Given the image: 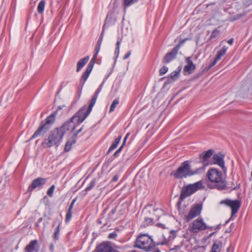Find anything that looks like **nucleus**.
I'll use <instances>...</instances> for the list:
<instances>
[{"label":"nucleus","instance_id":"37998d69","mask_svg":"<svg viewBox=\"0 0 252 252\" xmlns=\"http://www.w3.org/2000/svg\"><path fill=\"white\" fill-rule=\"evenodd\" d=\"M219 60L217 59V58L215 57V58L214 60L213 61V62L209 65V69H210L211 67H212L213 66H214L216 64V63H217V62Z\"/></svg>","mask_w":252,"mask_h":252},{"label":"nucleus","instance_id":"8fccbe9b","mask_svg":"<svg viewBox=\"0 0 252 252\" xmlns=\"http://www.w3.org/2000/svg\"><path fill=\"white\" fill-rule=\"evenodd\" d=\"M50 249H51V250L52 251V252H53V250H54V246L53 245H50Z\"/></svg>","mask_w":252,"mask_h":252},{"label":"nucleus","instance_id":"1a4fd4ad","mask_svg":"<svg viewBox=\"0 0 252 252\" xmlns=\"http://www.w3.org/2000/svg\"><path fill=\"white\" fill-rule=\"evenodd\" d=\"M224 155L220 152L214 154L212 158V161L210 164L218 165L222 169L224 172H226L227 169L224 165Z\"/></svg>","mask_w":252,"mask_h":252},{"label":"nucleus","instance_id":"c03bdc74","mask_svg":"<svg viewBox=\"0 0 252 252\" xmlns=\"http://www.w3.org/2000/svg\"><path fill=\"white\" fill-rule=\"evenodd\" d=\"M82 129H83V126L81 128H80L79 129L77 130V131L76 132H75L73 133V137L74 139H75L77 137L78 133H79L80 132L82 131Z\"/></svg>","mask_w":252,"mask_h":252},{"label":"nucleus","instance_id":"b1692460","mask_svg":"<svg viewBox=\"0 0 252 252\" xmlns=\"http://www.w3.org/2000/svg\"><path fill=\"white\" fill-rule=\"evenodd\" d=\"M222 243L220 242H216L212 246L211 252H220Z\"/></svg>","mask_w":252,"mask_h":252},{"label":"nucleus","instance_id":"f03ea898","mask_svg":"<svg viewBox=\"0 0 252 252\" xmlns=\"http://www.w3.org/2000/svg\"><path fill=\"white\" fill-rule=\"evenodd\" d=\"M203 171V168H198L192 171L189 161L187 160L182 163L176 171L172 173V175L177 179H181L198 174Z\"/></svg>","mask_w":252,"mask_h":252},{"label":"nucleus","instance_id":"ea45409f","mask_svg":"<svg viewBox=\"0 0 252 252\" xmlns=\"http://www.w3.org/2000/svg\"><path fill=\"white\" fill-rule=\"evenodd\" d=\"M55 186L53 185L52 186H51L50 187V188L48 189L47 190V194L50 196V197H52L53 196V192H54V190L55 189Z\"/></svg>","mask_w":252,"mask_h":252},{"label":"nucleus","instance_id":"58836bf2","mask_svg":"<svg viewBox=\"0 0 252 252\" xmlns=\"http://www.w3.org/2000/svg\"><path fill=\"white\" fill-rule=\"evenodd\" d=\"M168 68L167 67H166V66H163L161 68L159 69V75L162 76L165 74L168 71Z\"/></svg>","mask_w":252,"mask_h":252},{"label":"nucleus","instance_id":"9b49d317","mask_svg":"<svg viewBox=\"0 0 252 252\" xmlns=\"http://www.w3.org/2000/svg\"><path fill=\"white\" fill-rule=\"evenodd\" d=\"M202 210V205L197 204L193 206L189 210L188 214L186 216V220L189 222L196 217L199 216Z\"/></svg>","mask_w":252,"mask_h":252},{"label":"nucleus","instance_id":"cd10ccee","mask_svg":"<svg viewBox=\"0 0 252 252\" xmlns=\"http://www.w3.org/2000/svg\"><path fill=\"white\" fill-rule=\"evenodd\" d=\"M129 135V133H128L126 134V136L124 138V139L123 140V144L121 146V147L114 153V154H113V157H117L119 156V154H120V153L121 152L122 150L123 149V147H124V145L125 144V143L126 141V139L127 138V137H128Z\"/></svg>","mask_w":252,"mask_h":252},{"label":"nucleus","instance_id":"4468645a","mask_svg":"<svg viewBox=\"0 0 252 252\" xmlns=\"http://www.w3.org/2000/svg\"><path fill=\"white\" fill-rule=\"evenodd\" d=\"M102 86H103V83H101L100 85V86H99V87L97 89L96 91H95L93 97H92V98L90 102L89 105L88 106H87L86 105V110H87V113L85 114V117L86 116H88L89 115V114L91 113L93 107H94V105L95 104V103L96 102V99L98 97V94L101 91Z\"/></svg>","mask_w":252,"mask_h":252},{"label":"nucleus","instance_id":"2f4dec72","mask_svg":"<svg viewBox=\"0 0 252 252\" xmlns=\"http://www.w3.org/2000/svg\"><path fill=\"white\" fill-rule=\"evenodd\" d=\"M122 41V39L121 37L118 38V41L116 43V47L115 50V55L116 56V58L118 57L119 52H120V46L121 43Z\"/></svg>","mask_w":252,"mask_h":252},{"label":"nucleus","instance_id":"423d86ee","mask_svg":"<svg viewBox=\"0 0 252 252\" xmlns=\"http://www.w3.org/2000/svg\"><path fill=\"white\" fill-rule=\"evenodd\" d=\"M202 185L201 181H198L194 184H189L183 187L181 190L179 198L180 200L182 201L186 198L194 193L196 190L201 188Z\"/></svg>","mask_w":252,"mask_h":252},{"label":"nucleus","instance_id":"2eb2a0df","mask_svg":"<svg viewBox=\"0 0 252 252\" xmlns=\"http://www.w3.org/2000/svg\"><path fill=\"white\" fill-rule=\"evenodd\" d=\"M186 60L187 64L184 67V71L190 74L195 70L196 66L191 60L190 57L186 58Z\"/></svg>","mask_w":252,"mask_h":252},{"label":"nucleus","instance_id":"20e7f679","mask_svg":"<svg viewBox=\"0 0 252 252\" xmlns=\"http://www.w3.org/2000/svg\"><path fill=\"white\" fill-rule=\"evenodd\" d=\"M207 176L211 182L216 183V188L220 190L224 189L226 187V182L223 179L221 171L216 168L209 169Z\"/></svg>","mask_w":252,"mask_h":252},{"label":"nucleus","instance_id":"412c9836","mask_svg":"<svg viewBox=\"0 0 252 252\" xmlns=\"http://www.w3.org/2000/svg\"><path fill=\"white\" fill-rule=\"evenodd\" d=\"M97 252H117L111 247L106 245H100L96 248Z\"/></svg>","mask_w":252,"mask_h":252},{"label":"nucleus","instance_id":"6e6552de","mask_svg":"<svg viewBox=\"0 0 252 252\" xmlns=\"http://www.w3.org/2000/svg\"><path fill=\"white\" fill-rule=\"evenodd\" d=\"M220 204H224L230 207L231 209V216L236 214L241 206V201L238 200H231L229 199H226L221 200Z\"/></svg>","mask_w":252,"mask_h":252},{"label":"nucleus","instance_id":"49530a36","mask_svg":"<svg viewBox=\"0 0 252 252\" xmlns=\"http://www.w3.org/2000/svg\"><path fill=\"white\" fill-rule=\"evenodd\" d=\"M76 200L75 199H74L72 202H71V203L70 204V206H69V207L68 209H72V208H73V205H74V202H75Z\"/></svg>","mask_w":252,"mask_h":252},{"label":"nucleus","instance_id":"3c124183","mask_svg":"<svg viewBox=\"0 0 252 252\" xmlns=\"http://www.w3.org/2000/svg\"><path fill=\"white\" fill-rule=\"evenodd\" d=\"M158 225L159 226H160L161 227H164L163 226L164 225L161 224V223H158Z\"/></svg>","mask_w":252,"mask_h":252},{"label":"nucleus","instance_id":"4c0bfd02","mask_svg":"<svg viewBox=\"0 0 252 252\" xmlns=\"http://www.w3.org/2000/svg\"><path fill=\"white\" fill-rule=\"evenodd\" d=\"M153 222V219L149 218H145L143 222V226H146Z\"/></svg>","mask_w":252,"mask_h":252},{"label":"nucleus","instance_id":"5701e85b","mask_svg":"<svg viewBox=\"0 0 252 252\" xmlns=\"http://www.w3.org/2000/svg\"><path fill=\"white\" fill-rule=\"evenodd\" d=\"M89 60V57L87 56L79 61L77 64L76 71L79 72L86 64Z\"/></svg>","mask_w":252,"mask_h":252},{"label":"nucleus","instance_id":"c9c22d12","mask_svg":"<svg viewBox=\"0 0 252 252\" xmlns=\"http://www.w3.org/2000/svg\"><path fill=\"white\" fill-rule=\"evenodd\" d=\"M219 34H220V31L219 30H218L217 29H215L212 32L211 34V36H210V38L213 39V38H216L217 37H218L219 36Z\"/></svg>","mask_w":252,"mask_h":252},{"label":"nucleus","instance_id":"4be33fe9","mask_svg":"<svg viewBox=\"0 0 252 252\" xmlns=\"http://www.w3.org/2000/svg\"><path fill=\"white\" fill-rule=\"evenodd\" d=\"M56 225V227L55 229L54 233L53 234V237L55 240H58L59 239V231L61 225V222L59 220H56L54 221L53 226Z\"/></svg>","mask_w":252,"mask_h":252},{"label":"nucleus","instance_id":"bb28decb","mask_svg":"<svg viewBox=\"0 0 252 252\" xmlns=\"http://www.w3.org/2000/svg\"><path fill=\"white\" fill-rule=\"evenodd\" d=\"M76 142V140L75 139H73L72 140H69L67 141L65 144L64 151L65 152H67L70 150L71 149L72 145Z\"/></svg>","mask_w":252,"mask_h":252},{"label":"nucleus","instance_id":"dca6fc26","mask_svg":"<svg viewBox=\"0 0 252 252\" xmlns=\"http://www.w3.org/2000/svg\"><path fill=\"white\" fill-rule=\"evenodd\" d=\"M178 51L179 50L176 48L174 47L170 52L166 54L163 59V62L164 63H168L175 59L178 54Z\"/></svg>","mask_w":252,"mask_h":252},{"label":"nucleus","instance_id":"603ef678","mask_svg":"<svg viewBox=\"0 0 252 252\" xmlns=\"http://www.w3.org/2000/svg\"><path fill=\"white\" fill-rule=\"evenodd\" d=\"M42 218H40V219L38 220V221H39H39H42Z\"/></svg>","mask_w":252,"mask_h":252},{"label":"nucleus","instance_id":"aec40b11","mask_svg":"<svg viewBox=\"0 0 252 252\" xmlns=\"http://www.w3.org/2000/svg\"><path fill=\"white\" fill-rule=\"evenodd\" d=\"M56 112L52 113L49 117L46 119L45 122H41V124L43 125L45 127H48V129H50L51 124H53L55 121V114Z\"/></svg>","mask_w":252,"mask_h":252},{"label":"nucleus","instance_id":"a19ab883","mask_svg":"<svg viewBox=\"0 0 252 252\" xmlns=\"http://www.w3.org/2000/svg\"><path fill=\"white\" fill-rule=\"evenodd\" d=\"M189 40V38H185V39H184L181 40L180 41L178 45H177L175 47V48H176L178 50H179V49L180 48V47L183 45V44H184V43L186 41H187V40Z\"/></svg>","mask_w":252,"mask_h":252},{"label":"nucleus","instance_id":"a18cd8bd","mask_svg":"<svg viewBox=\"0 0 252 252\" xmlns=\"http://www.w3.org/2000/svg\"><path fill=\"white\" fill-rule=\"evenodd\" d=\"M130 55H131V51H129L125 55V56L123 58L124 60H126L127 58H128Z\"/></svg>","mask_w":252,"mask_h":252},{"label":"nucleus","instance_id":"5fc2aeb1","mask_svg":"<svg viewBox=\"0 0 252 252\" xmlns=\"http://www.w3.org/2000/svg\"><path fill=\"white\" fill-rule=\"evenodd\" d=\"M251 176H252V172H251Z\"/></svg>","mask_w":252,"mask_h":252},{"label":"nucleus","instance_id":"7ed1b4c3","mask_svg":"<svg viewBox=\"0 0 252 252\" xmlns=\"http://www.w3.org/2000/svg\"><path fill=\"white\" fill-rule=\"evenodd\" d=\"M63 132L60 127H57L50 132L48 137L45 139L42 143L43 147L50 148L53 146L58 147L64 136Z\"/></svg>","mask_w":252,"mask_h":252},{"label":"nucleus","instance_id":"e433bc0d","mask_svg":"<svg viewBox=\"0 0 252 252\" xmlns=\"http://www.w3.org/2000/svg\"><path fill=\"white\" fill-rule=\"evenodd\" d=\"M72 209H68L66 214V217H65V221L66 222H68L71 219L72 216Z\"/></svg>","mask_w":252,"mask_h":252},{"label":"nucleus","instance_id":"7c9ffc66","mask_svg":"<svg viewBox=\"0 0 252 252\" xmlns=\"http://www.w3.org/2000/svg\"><path fill=\"white\" fill-rule=\"evenodd\" d=\"M45 5V1L44 0H41L38 3L37 6V11L39 14H42L44 10Z\"/></svg>","mask_w":252,"mask_h":252},{"label":"nucleus","instance_id":"864d4df0","mask_svg":"<svg viewBox=\"0 0 252 252\" xmlns=\"http://www.w3.org/2000/svg\"><path fill=\"white\" fill-rule=\"evenodd\" d=\"M214 233V232L211 233L210 235V236H211L212 235H213V234Z\"/></svg>","mask_w":252,"mask_h":252},{"label":"nucleus","instance_id":"0eeeda50","mask_svg":"<svg viewBox=\"0 0 252 252\" xmlns=\"http://www.w3.org/2000/svg\"><path fill=\"white\" fill-rule=\"evenodd\" d=\"M94 51L95 52V54L94 55L93 57L92 58L91 61L88 65L85 72L83 74L82 76L81 80L80 81V84L82 86V87L84 86L86 81L88 79L93 69V68L95 63V61L96 59L97 54L100 50H98L97 51V48H95Z\"/></svg>","mask_w":252,"mask_h":252},{"label":"nucleus","instance_id":"f704fd0d","mask_svg":"<svg viewBox=\"0 0 252 252\" xmlns=\"http://www.w3.org/2000/svg\"><path fill=\"white\" fill-rule=\"evenodd\" d=\"M95 185V180H92L89 184V186L85 189L86 191H88L92 189Z\"/></svg>","mask_w":252,"mask_h":252},{"label":"nucleus","instance_id":"f8f14e48","mask_svg":"<svg viewBox=\"0 0 252 252\" xmlns=\"http://www.w3.org/2000/svg\"><path fill=\"white\" fill-rule=\"evenodd\" d=\"M213 153L214 150L210 149L199 155V160L203 164V167L202 168H203L204 169L205 166L211 163L209 159L212 156H213Z\"/></svg>","mask_w":252,"mask_h":252},{"label":"nucleus","instance_id":"de8ad7c7","mask_svg":"<svg viewBox=\"0 0 252 252\" xmlns=\"http://www.w3.org/2000/svg\"><path fill=\"white\" fill-rule=\"evenodd\" d=\"M118 175H115L113 177L112 181H113V182H116L118 180Z\"/></svg>","mask_w":252,"mask_h":252},{"label":"nucleus","instance_id":"a878e982","mask_svg":"<svg viewBox=\"0 0 252 252\" xmlns=\"http://www.w3.org/2000/svg\"><path fill=\"white\" fill-rule=\"evenodd\" d=\"M121 139V136H119L118 138L115 139V141L113 142L111 146L110 147L108 151L107 152V154H108L110 152H111L112 150H114L118 146L120 141Z\"/></svg>","mask_w":252,"mask_h":252},{"label":"nucleus","instance_id":"c756f323","mask_svg":"<svg viewBox=\"0 0 252 252\" xmlns=\"http://www.w3.org/2000/svg\"><path fill=\"white\" fill-rule=\"evenodd\" d=\"M103 36H104V29H103L102 32L100 35V36L97 40L96 45L95 47V48H97V51H98V50H100V46H101V43L103 40Z\"/></svg>","mask_w":252,"mask_h":252},{"label":"nucleus","instance_id":"ddd939ff","mask_svg":"<svg viewBox=\"0 0 252 252\" xmlns=\"http://www.w3.org/2000/svg\"><path fill=\"white\" fill-rule=\"evenodd\" d=\"M47 179L46 178H43L41 177H38L36 178L32 181L31 185L29 187L28 191L31 192L37 188H42L43 186L47 182Z\"/></svg>","mask_w":252,"mask_h":252},{"label":"nucleus","instance_id":"39448f33","mask_svg":"<svg viewBox=\"0 0 252 252\" xmlns=\"http://www.w3.org/2000/svg\"><path fill=\"white\" fill-rule=\"evenodd\" d=\"M135 247L143 249L146 252L151 251L155 247L153 239L147 234L138 236L135 242Z\"/></svg>","mask_w":252,"mask_h":252},{"label":"nucleus","instance_id":"a211bd4d","mask_svg":"<svg viewBox=\"0 0 252 252\" xmlns=\"http://www.w3.org/2000/svg\"><path fill=\"white\" fill-rule=\"evenodd\" d=\"M37 244L36 240L31 241L25 248L26 252H38V248H36Z\"/></svg>","mask_w":252,"mask_h":252},{"label":"nucleus","instance_id":"09e8293b","mask_svg":"<svg viewBox=\"0 0 252 252\" xmlns=\"http://www.w3.org/2000/svg\"><path fill=\"white\" fill-rule=\"evenodd\" d=\"M227 43H228L229 45H232V44H233V38H231V39H230L229 40H228L227 41Z\"/></svg>","mask_w":252,"mask_h":252},{"label":"nucleus","instance_id":"79ce46f5","mask_svg":"<svg viewBox=\"0 0 252 252\" xmlns=\"http://www.w3.org/2000/svg\"><path fill=\"white\" fill-rule=\"evenodd\" d=\"M117 236V233L115 232H113L112 233H111L109 234L108 236L109 239H115Z\"/></svg>","mask_w":252,"mask_h":252},{"label":"nucleus","instance_id":"393cba45","mask_svg":"<svg viewBox=\"0 0 252 252\" xmlns=\"http://www.w3.org/2000/svg\"><path fill=\"white\" fill-rule=\"evenodd\" d=\"M227 49L228 48L226 46H223L220 50L218 51L216 58L220 60L225 54Z\"/></svg>","mask_w":252,"mask_h":252},{"label":"nucleus","instance_id":"72a5a7b5","mask_svg":"<svg viewBox=\"0 0 252 252\" xmlns=\"http://www.w3.org/2000/svg\"><path fill=\"white\" fill-rule=\"evenodd\" d=\"M137 1L138 0H124L123 4L125 7H128Z\"/></svg>","mask_w":252,"mask_h":252},{"label":"nucleus","instance_id":"f3484780","mask_svg":"<svg viewBox=\"0 0 252 252\" xmlns=\"http://www.w3.org/2000/svg\"><path fill=\"white\" fill-rule=\"evenodd\" d=\"M49 130L48 129V127H45L43 125L40 124V126L37 129V130L35 131V132L33 133V134L32 135L31 138H30V140L34 139L36 138L38 136H39L40 135H44L45 133L47 132V131Z\"/></svg>","mask_w":252,"mask_h":252},{"label":"nucleus","instance_id":"9d476101","mask_svg":"<svg viewBox=\"0 0 252 252\" xmlns=\"http://www.w3.org/2000/svg\"><path fill=\"white\" fill-rule=\"evenodd\" d=\"M207 228L206 224L202 218H198L194 220L190 227V231L192 233H198L199 231L205 230Z\"/></svg>","mask_w":252,"mask_h":252},{"label":"nucleus","instance_id":"6ab92c4d","mask_svg":"<svg viewBox=\"0 0 252 252\" xmlns=\"http://www.w3.org/2000/svg\"><path fill=\"white\" fill-rule=\"evenodd\" d=\"M176 233H177V231L175 230H171L170 231V235L168 239H165L164 238V236L162 235L161 236V237L162 238H164V240L162 241L158 242L157 244L158 245H161L167 244L169 241H170L171 240H173L175 238V237L176 236Z\"/></svg>","mask_w":252,"mask_h":252},{"label":"nucleus","instance_id":"c85d7f7f","mask_svg":"<svg viewBox=\"0 0 252 252\" xmlns=\"http://www.w3.org/2000/svg\"><path fill=\"white\" fill-rule=\"evenodd\" d=\"M181 69L182 67L181 66H179L177 70L172 72L170 75V77L171 79H172L173 80H176L179 75Z\"/></svg>","mask_w":252,"mask_h":252},{"label":"nucleus","instance_id":"473e14b6","mask_svg":"<svg viewBox=\"0 0 252 252\" xmlns=\"http://www.w3.org/2000/svg\"><path fill=\"white\" fill-rule=\"evenodd\" d=\"M119 103V98H116L113 100V101L112 102V103L111 104V106H110V109L109 110V113H111L114 110L115 108L118 105Z\"/></svg>","mask_w":252,"mask_h":252},{"label":"nucleus","instance_id":"6e6d98bb","mask_svg":"<svg viewBox=\"0 0 252 252\" xmlns=\"http://www.w3.org/2000/svg\"><path fill=\"white\" fill-rule=\"evenodd\" d=\"M132 252H136L135 251H133Z\"/></svg>","mask_w":252,"mask_h":252},{"label":"nucleus","instance_id":"f257e3e1","mask_svg":"<svg viewBox=\"0 0 252 252\" xmlns=\"http://www.w3.org/2000/svg\"><path fill=\"white\" fill-rule=\"evenodd\" d=\"M86 109V105L83 106L69 121L66 122L62 126L60 127L61 130H62L64 134L67 131H74L76 127V124H79L85 120L88 117V116H86L85 117L87 113Z\"/></svg>","mask_w":252,"mask_h":252}]
</instances>
